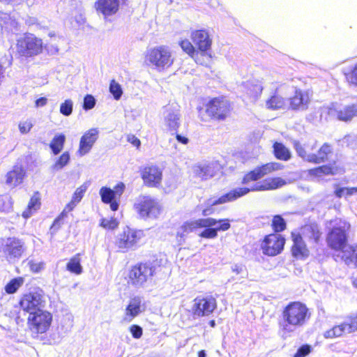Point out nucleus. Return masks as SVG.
<instances>
[{
    "instance_id": "14",
    "label": "nucleus",
    "mask_w": 357,
    "mask_h": 357,
    "mask_svg": "<svg viewBox=\"0 0 357 357\" xmlns=\"http://www.w3.org/2000/svg\"><path fill=\"white\" fill-rule=\"evenodd\" d=\"M26 250L25 243L15 237L7 238L3 247L6 259L13 263L17 261Z\"/></svg>"
},
{
    "instance_id": "7",
    "label": "nucleus",
    "mask_w": 357,
    "mask_h": 357,
    "mask_svg": "<svg viewBox=\"0 0 357 357\" xmlns=\"http://www.w3.org/2000/svg\"><path fill=\"white\" fill-rule=\"evenodd\" d=\"M43 43L41 38L32 33H26L17 41V51L21 56H32L42 52Z\"/></svg>"
},
{
    "instance_id": "12",
    "label": "nucleus",
    "mask_w": 357,
    "mask_h": 357,
    "mask_svg": "<svg viewBox=\"0 0 357 357\" xmlns=\"http://www.w3.org/2000/svg\"><path fill=\"white\" fill-rule=\"evenodd\" d=\"M51 321V314L43 310L31 312L28 317L31 330L37 334L45 333L49 328Z\"/></svg>"
},
{
    "instance_id": "13",
    "label": "nucleus",
    "mask_w": 357,
    "mask_h": 357,
    "mask_svg": "<svg viewBox=\"0 0 357 357\" xmlns=\"http://www.w3.org/2000/svg\"><path fill=\"white\" fill-rule=\"evenodd\" d=\"M191 40L195 47L196 50L199 52V58L204 59L205 57H211L208 51L211 50L212 45V39L206 30L193 31L190 35Z\"/></svg>"
},
{
    "instance_id": "61",
    "label": "nucleus",
    "mask_w": 357,
    "mask_h": 357,
    "mask_svg": "<svg viewBox=\"0 0 357 357\" xmlns=\"http://www.w3.org/2000/svg\"><path fill=\"white\" fill-rule=\"evenodd\" d=\"M319 168L321 171V173L323 174V175L324 174L328 175V174H335V170L331 166L323 165V166L319 167Z\"/></svg>"
},
{
    "instance_id": "59",
    "label": "nucleus",
    "mask_w": 357,
    "mask_h": 357,
    "mask_svg": "<svg viewBox=\"0 0 357 357\" xmlns=\"http://www.w3.org/2000/svg\"><path fill=\"white\" fill-rule=\"evenodd\" d=\"M349 323V326L351 330V332H355L357 331V314L352 317H350L349 320H347Z\"/></svg>"
},
{
    "instance_id": "3",
    "label": "nucleus",
    "mask_w": 357,
    "mask_h": 357,
    "mask_svg": "<svg viewBox=\"0 0 357 357\" xmlns=\"http://www.w3.org/2000/svg\"><path fill=\"white\" fill-rule=\"evenodd\" d=\"M174 61L171 50L165 45L148 50L145 56L146 63L158 72L168 69L172 66Z\"/></svg>"
},
{
    "instance_id": "38",
    "label": "nucleus",
    "mask_w": 357,
    "mask_h": 357,
    "mask_svg": "<svg viewBox=\"0 0 357 357\" xmlns=\"http://www.w3.org/2000/svg\"><path fill=\"white\" fill-rule=\"evenodd\" d=\"M66 136L63 134L56 135L54 137L50 147L54 155L59 154L63 148Z\"/></svg>"
},
{
    "instance_id": "53",
    "label": "nucleus",
    "mask_w": 357,
    "mask_h": 357,
    "mask_svg": "<svg viewBox=\"0 0 357 357\" xmlns=\"http://www.w3.org/2000/svg\"><path fill=\"white\" fill-rule=\"evenodd\" d=\"M86 190V187L84 185H82L79 188H77L73 195L72 199L79 203L82 200Z\"/></svg>"
},
{
    "instance_id": "8",
    "label": "nucleus",
    "mask_w": 357,
    "mask_h": 357,
    "mask_svg": "<svg viewBox=\"0 0 357 357\" xmlns=\"http://www.w3.org/2000/svg\"><path fill=\"white\" fill-rule=\"evenodd\" d=\"M250 190L249 188H238L223 195L218 199L215 197L208 199L204 204L202 215L204 216H208L213 214L215 212L214 206L234 201L248 194Z\"/></svg>"
},
{
    "instance_id": "62",
    "label": "nucleus",
    "mask_w": 357,
    "mask_h": 357,
    "mask_svg": "<svg viewBox=\"0 0 357 357\" xmlns=\"http://www.w3.org/2000/svg\"><path fill=\"white\" fill-rule=\"evenodd\" d=\"M125 188V185L123 183H120L117 184L115 187V189L113 190L115 192V196L116 197H120L121 194L123 193Z\"/></svg>"
},
{
    "instance_id": "35",
    "label": "nucleus",
    "mask_w": 357,
    "mask_h": 357,
    "mask_svg": "<svg viewBox=\"0 0 357 357\" xmlns=\"http://www.w3.org/2000/svg\"><path fill=\"white\" fill-rule=\"evenodd\" d=\"M351 330L349 326L347 321L342 323L340 325L335 326L333 328L327 331L324 333V336L326 338H333L340 337L344 333H351Z\"/></svg>"
},
{
    "instance_id": "10",
    "label": "nucleus",
    "mask_w": 357,
    "mask_h": 357,
    "mask_svg": "<svg viewBox=\"0 0 357 357\" xmlns=\"http://www.w3.org/2000/svg\"><path fill=\"white\" fill-rule=\"evenodd\" d=\"M231 104L225 98H215L206 105V112L212 119L222 121L229 114Z\"/></svg>"
},
{
    "instance_id": "44",
    "label": "nucleus",
    "mask_w": 357,
    "mask_h": 357,
    "mask_svg": "<svg viewBox=\"0 0 357 357\" xmlns=\"http://www.w3.org/2000/svg\"><path fill=\"white\" fill-rule=\"evenodd\" d=\"M109 91L115 100H119L122 96L123 91L121 85L114 79L112 80L109 84Z\"/></svg>"
},
{
    "instance_id": "50",
    "label": "nucleus",
    "mask_w": 357,
    "mask_h": 357,
    "mask_svg": "<svg viewBox=\"0 0 357 357\" xmlns=\"http://www.w3.org/2000/svg\"><path fill=\"white\" fill-rule=\"evenodd\" d=\"M30 270L33 273H39L45 268V263L43 261H36L33 260H30L28 262Z\"/></svg>"
},
{
    "instance_id": "19",
    "label": "nucleus",
    "mask_w": 357,
    "mask_h": 357,
    "mask_svg": "<svg viewBox=\"0 0 357 357\" xmlns=\"http://www.w3.org/2000/svg\"><path fill=\"white\" fill-rule=\"evenodd\" d=\"M193 173L202 180H207L213 177L220 170V165L215 161L202 162L195 165Z\"/></svg>"
},
{
    "instance_id": "64",
    "label": "nucleus",
    "mask_w": 357,
    "mask_h": 357,
    "mask_svg": "<svg viewBox=\"0 0 357 357\" xmlns=\"http://www.w3.org/2000/svg\"><path fill=\"white\" fill-rule=\"evenodd\" d=\"M309 173L311 176H321L323 175V174L321 173V171L320 170V169L319 167L310 169Z\"/></svg>"
},
{
    "instance_id": "26",
    "label": "nucleus",
    "mask_w": 357,
    "mask_h": 357,
    "mask_svg": "<svg viewBox=\"0 0 357 357\" xmlns=\"http://www.w3.org/2000/svg\"><path fill=\"white\" fill-rule=\"evenodd\" d=\"M340 250L337 257H340L347 266L357 267V245H345Z\"/></svg>"
},
{
    "instance_id": "6",
    "label": "nucleus",
    "mask_w": 357,
    "mask_h": 357,
    "mask_svg": "<svg viewBox=\"0 0 357 357\" xmlns=\"http://www.w3.org/2000/svg\"><path fill=\"white\" fill-rule=\"evenodd\" d=\"M144 237V233L142 230L126 227L118 234L115 243L122 252H127L130 250H135Z\"/></svg>"
},
{
    "instance_id": "37",
    "label": "nucleus",
    "mask_w": 357,
    "mask_h": 357,
    "mask_svg": "<svg viewBox=\"0 0 357 357\" xmlns=\"http://www.w3.org/2000/svg\"><path fill=\"white\" fill-rule=\"evenodd\" d=\"M273 152L276 158L279 160L287 161L291 158L289 150L282 143H274Z\"/></svg>"
},
{
    "instance_id": "55",
    "label": "nucleus",
    "mask_w": 357,
    "mask_h": 357,
    "mask_svg": "<svg viewBox=\"0 0 357 357\" xmlns=\"http://www.w3.org/2000/svg\"><path fill=\"white\" fill-rule=\"evenodd\" d=\"M347 81L355 86H357V64L353 70L346 75Z\"/></svg>"
},
{
    "instance_id": "56",
    "label": "nucleus",
    "mask_w": 357,
    "mask_h": 357,
    "mask_svg": "<svg viewBox=\"0 0 357 357\" xmlns=\"http://www.w3.org/2000/svg\"><path fill=\"white\" fill-rule=\"evenodd\" d=\"M130 332L134 338L139 339L142 335L143 330L142 328L138 325H132L130 327Z\"/></svg>"
},
{
    "instance_id": "28",
    "label": "nucleus",
    "mask_w": 357,
    "mask_h": 357,
    "mask_svg": "<svg viewBox=\"0 0 357 357\" xmlns=\"http://www.w3.org/2000/svg\"><path fill=\"white\" fill-rule=\"evenodd\" d=\"M310 243H317L320 238L321 232L319 226L315 223L305 225L301 229L299 233Z\"/></svg>"
},
{
    "instance_id": "34",
    "label": "nucleus",
    "mask_w": 357,
    "mask_h": 357,
    "mask_svg": "<svg viewBox=\"0 0 357 357\" xmlns=\"http://www.w3.org/2000/svg\"><path fill=\"white\" fill-rule=\"evenodd\" d=\"M266 107L268 109L277 110L287 109L289 105L284 98L278 94H274L266 100Z\"/></svg>"
},
{
    "instance_id": "21",
    "label": "nucleus",
    "mask_w": 357,
    "mask_h": 357,
    "mask_svg": "<svg viewBox=\"0 0 357 357\" xmlns=\"http://www.w3.org/2000/svg\"><path fill=\"white\" fill-rule=\"evenodd\" d=\"M181 114L179 111L172 105L164 107L163 121L167 130L172 132V135L177 132L181 124Z\"/></svg>"
},
{
    "instance_id": "51",
    "label": "nucleus",
    "mask_w": 357,
    "mask_h": 357,
    "mask_svg": "<svg viewBox=\"0 0 357 357\" xmlns=\"http://www.w3.org/2000/svg\"><path fill=\"white\" fill-rule=\"evenodd\" d=\"M216 222L217 223L214 225L216 227L213 228L216 230L217 233L218 231H227L230 228V223L228 219L216 220Z\"/></svg>"
},
{
    "instance_id": "27",
    "label": "nucleus",
    "mask_w": 357,
    "mask_h": 357,
    "mask_svg": "<svg viewBox=\"0 0 357 357\" xmlns=\"http://www.w3.org/2000/svg\"><path fill=\"white\" fill-rule=\"evenodd\" d=\"M286 184L284 179L280 177L268 178L264 180L262 183H256L249 188L250 191H263L268 190H274L280 188Z\"/></svg>"
},
{
    "instance_id": "58",
    "label": "nucleus",
    "mask_w": 357,
    "mask_h": 357,
    "mask_svg": "<svg viewBox=\"0 0 357 357\" xmlns=\"http://www.w3.org/2000/svg\"><path fill=\"white\" fill-rule=\"evenodd\" d=\"M188 234L182 229L181 227L178 229L176 234V239L179 245H181L184 241Z\"/></svg>"
},
{
    "instance_id": "2",
    "label": "nucleus",
    "mask_w": 357,
    "mask_h": 357,
    "mask_svg": "<svg viewBox=\"0 0 357 357\" xmlns=\"http://www.w3.org/2000/svg\"><path fill=\"white\" fill-rule=\"evenodd\" d=\"M159 269L160 266L156 261L139 263L130 270L128 282L136 288L144 287L146 284L152 282Z\"/></svg>"
},
{
    "instance_id": "60",
    "label": "nucleus",
    "mask_w": 357,
    "mask_h": 357,
    "mask_svg": "<svg viewBox=\"0 0 357 357\" xmlns=\"http://www.w3.org/2000/svg\"><path fill=\"white\" fill-rule=\"evenodd\" d=\"M127 140L133 146L139 148L141 145L140 140L133 135H129L127 136Z\"/></svg>"
},
{
    "instance_id": "4",
    "label": "nucleus",
    "mask_w": 357,
    "mask_h": 357,
    "mask_svg": "<svg viewBox=\"0 0 357 357\" xmlns=\"http://www.w3.org/2000/svg\"><path fill=\"white\" fill-rule=\"evenodd\" d=\"M294 148L298 156L303 160L315 164L327 161L328 156L333 153V149L328 143H324L318 150L317 153H310L315 149V144L312 146L308 144L303 146L296 142L294 143Z\"/></svg>"
},
{
    "instance_id": "22",
    "label": "nucleus",
    "mask_w": 357,
    "mask_h": 357,
    "mask_svg": "<svg viewBox=\"0 0 357 357\" xmlns=\"http://www.w3.org/2000/svg\"><path fill=\"white\" fill-rule=\"evenodd\" d=\"M98 133L99 132L97 128H91L82 136L77 151L80 156L85 155L91 151L98 139Z\"/></svg>"
},
{
    "instance_id": "23",
    "label": "nucleus",
    "mask_w": 357,
    "mask_h": 357,
    "mask_svg": "<svg viewBox=\"0 0 357 357\" xmlns=\"http://www.w3.org/2000/svg\"><path fill=\"white\" fill-rule=\"evenodd\" d=\"M162 170L155 165L146 167L142 171V178L145 185L156 187L162 180Z\"/></svg>"
},
{
    "instance_id": "40",
    "label": "nucleus",
    "mask_w": 357,
    "mask_h": 357,
    "mask_svg": "<svg viewBox=\"0 0 357 357\" xmlns=\"http://www.w3.org/2000/svg\"><path fill=\"white\" fill-rule=\"evenodd\" d=\"M24 280L18 277L11 280L5 287V291L8 294H13L23 284Z\"/></svg>"
},
{
    "instance_id": "63",
    "label": "nucleus",
    "mask_w": 357,
    "mask_h": 357,
    "mask_svg": "<svg viewBox=\"0 0 357 357\" xmlns=\"http://www.w3.org/2000/svg\"><path fill=\"white\" fill-rule=\"evenodd\" d=\"M47 102V99L46 98H40L36 100V106L37 107H43Z\"/></svg>"
},
{
    "instance_id": "49",
    "label": "nucleus",
    "mask_w": 357,
    "mask_h": 357,
    "mask_svg": "<svg viewBox=\"0 0 357 357\" xmlns=\"http://www.w3.org/2000/svg\"><path fill=\"white\" fill-rule=\"evenodd\" d=\"M33 126V123H32V121L30 119H27L24 121H20L18 125L20 132L22 134H27L28 132H29Z\"/></svg>"
},
{
    "instance_id": "11",
    "label": "nucleus",
    "mask_w": 357,
    "mask_h": 357,
    "mask_svg": "<svg viewBox=\"0 0 357 357\" xmlns=\"http://www.w3.org/2000/svg\"><path fill=\"white\" fill-rule=\"evenodd\" d=\"M130 0H96L94 8L98 15H102L104 20L115 15L123 6L128 5Z\"/></svg>"
},
{
    "instance_id": "1",
    "label": "nucleus",
    "mask_w": 357,
    "mask_h": 357,
    "mask_svg": "<svg viewBox=\"0 0 357 357\" xmlns=\"http://www.w3.org/2000/svg\"><path fill=\"white\" fill-rule=\"evenodd\" d=\"M308 316V309L300 302L289 303L282 313L279 328L283 335L294 331L302 326Z\"/></svg>"
},
{
    "instance_id": "43",
    "label": "nucleus",
    "mask_w": 357,
    "mask_h": 357,
    "mask_svg": "<svg viewBox=\"0 0 357 357\" xmlns=\"http://www.w3.org/2000/svg\"><path fill=\"white\" fill-rule=\"evenodd\" d=\"M247 86L248 87V93L250 96L255 97V98L258 97L261 94V93L263 90V86H261V84H259L258 82L248 83Z\"/></svg>"
},
{
    "instance_id": "39",
    "label": "nucleus",
    "mask_w": 357,
    "mask_h": 357,
    "mask_svg": "<svg viewBox=\"0 0 357 357\" xmlns=\"http://www.w3.org/2000/svg\"><path fill=\"white\" fill-rule=\"evenodd\" d=\"M40 198L38 197V194L36 193L31 198L27 208L22 213V216L24 218H29L32 215L33 212H35L40 208Z\"/></svg>"
},
{
    "instance_id": "32",
    "label": "nucleus",
    "mask_w": 357,
    "mask_h": 357,
    "mask_svg": "<svg viewBox=\"0 0 357 357\" xmlns=\"http://www.w3.org/2000/svg\"><path fill=\"white\" fill-rule=\"evenodd\" d=\"M100 195L102 201L110 204V208L115 211L119 208V203L116 202L115 192L109 188L102 187L100 190Z\"/></svg>"
},
{
    "instance_id": "42",
    "label": "nucleus",
    "mask_w": 357,
    "mask_h": 357,
    "mask_svg": "<svg viewBox=\"0 0 357 357\" xmlns=\"http://www.w3.org/2000/svg\"><path fill=\"white\" fill-rule=\"evenodd\" d=\"M70 159V153L68 151L64 152L55 162V163L52 166V169L55 171L62 169L65 166H66L68 164Z\"/></svg>"
},
{
    "instance_id": "30",
    "label": "nucleus",
    "mask_w": 357,
    "mask_h": 357,
    "mask_svg": "<svg viewBox=\"0 0 357 357\" xmlns=\"http://www.w3.org/2000/svg\"><path fill=\"white\" fill-rule=\"evenodd\" d=\"M142 300L139 296L134 297L130 301L126 309V315L124 317L126 321H131L142 312Z\"/></svg>"
},
{
    "instance_id": "31",
    "label": "nucleus",
    "mask_w": 357,
    "mask_h": 357,
    "mask_svg": "<svg viewBox=\"0 0 357 357\" xmlns=\"http://www.w3.org/2000/svg\"><path fill=\"white\" fill-rule=\"evenodd\" d=\"M25 172L20 166H15L13 170L6 174V183L11 187H15L22 183Z\"/></svg>"
},
{
    "instance_id": "17",
    "label": "nucleus",
    "mask_w": 357,
    "mask_h": 357,
    "mask_svg": "<svg viewBox=\"0 0 357 357\" xmlns=\"http://www.w3.org/2000/svg\"><path fill=\"white\" fill-rule=\"evenodd\" d=\"M45 297L39 292H33L26 294L20 301L21 307L29 314L31 312L42 310L45 306Z\"/></svg>"
},
{
    "instance_id": "36",
    "label": "nucleus",
    "mask_w": 357,
    "mask_h": 357,
    "mask_svg": "<svg viewBox=\"0 0 357 357\" xmlns=\"http://www.w3.org/2000/svg\"><path fill=\"white\" fill-rule=\"evenodd\" d=\"M0 26L11 32L19 30L18 23L15 20L11 19L8 13L2 12H0Z\"/></svg>"
},
{
    "instance_id": "15",
    "label": "nucleus",
    "mask_w": 357,
    "mask_h": 357,
    "mask_svg": "<svg viewBox=\"0 0 357 357\" xmlns=\"http://www.w3.org/2000/svg\"><path fill=\"white\" fill-rule=\"evenodd\" d=\"M327 109L330 116L342 121H350L357 116V107L354 104L342 106L333 103Z\"/></svg>"
},
{
    "instance_id": "45",
    "label": "nucleus",
    "mask_w": 357,
    "mask_h": 357,
    "mask_svg": "<svg viewBox=\"0 0 357 357\" xmlns=\"http://www.w3.org/2000/svg\"><path fill=\"white\" fill-rule=\"evenodd\" d=\"M73 102L70 99L66 100L60 105V113L66 116H70L73 113Z\"/></svg>"
},
{
    "instance_id": "16",
    "label": "nucleus",
    "mask_w": 357,
    "mask_h": 357,
    "mask_svg": "<svg viewBox=\"0 0 357 357\" xmlns=\"http://www.w3.org/2000/svg\"><path fill=\"white\" fill-rule=\"evenodd\" d=\"M217 306L215 299L212 296L197 297L193 301L192 313L196 317L208 316Z\"/></svg>"
},
{
    "instance_id": "20",
    "label": "nucleus",
    "mask_w": 357,
    "mask_h": 357,
    "mask_svg": "<svg viewBox=\"0 0 357 357\" xmlns=\"http://www.w3.org/2000/svg\"><path fill=\"white\" fill-rule=\"evenodd\" d=\"M283 165L280 162H268L261 167L255 168L247 174L243 179V183H247L250 181H257L265 175L272 172L282 169Z\"/></svg>"
},
{
    "instance_id": "54",
    "label": "nucleus",
    "mask_w": 357,
    "mask_h": 357,
    "mask_svg": "<svg viewBox=\"0 0 357 357\" xmlns=\"http://www.w3.org/2000/svg\"><path fill=\"white\" fill-rule=\"evenodd\" d=\"M206 227L203 231L199 234V236L206 238H214L218 236L216 230L214 228Z\"/></svg>"
},
{
    "instance_id": "25",
    "label": "nucleus",
    "mask_w": 357,
    "mask_h": 357,
    "mask_svg": "<svg viewBox=\"0 0 357 357\" xmlns=\"http://www.w3.org/2000/svg\"><path fill=\"white\" fill-rule=\"evenodd\" d=\"M291 236L294 243L291 250L293 255L296 257H307L309 251L303 241L304 238L299 233L296 232H292Z\"/></svg>"
},
{
    "instance_id": "9",
    "label": "nucleus",
    "mask_w": 357,
    "mask_h": 357,
    "mask_svg": "<svg viewBox=\"0 0 357 357\" xmlns=\"http://www.w3.org/2000/svg\"><path fill=\"white\" fill-rule=\"evenodd\" d=\"M134 207L142 218H156L162 211L159 202L149 196L139 197Z\"/></svg>"
},
{
    "instance_id": "46",
    "label": "nucleus",
    "mask_w": 357,
    "mask_h": 357,
    "mask_svg": "<svg viewBox=\"0 0 357 357\" xmlns=\"http://www.w3.org/2000/svg\"><path fill=\"white\" fill-rule=\"evenodd\" d=\"M13 202L9 196L0 195V211L8 212L11 210Z\"/></svg>"
},
{
    "instance_id": "5",
    "label": "nucleus",
    "mask_w": 357,
    "mask_h": 357,
    "mask_svg": "<svg viewBox=\"0 0 357 357\" xmlns=\"http://www.w3.org/2000/svg\"><path fill=\"white\" fill-rule=\"evenodd\" d=\"M333 228L327 236L328 245L334 250H340L347 245V232L350 228V225L346 220L335 219L331 222Z\"/></svg>"
},
{
    "instance_id": "33",
    "label": "nucleus",
    "mask_w": 357,
    "mask_h": 357,
    "mask_svg": "<svg viewBox=\"0 0 357 357\" xmlns=\"http://www.w3.org/2000/svg\"><path fill=\"white\" fill-rule=\"evenodd\" d=\"M182 50L187 53L193 60L199 65H204L205 59H202L199 56V52L196 50L195 47L188 40H183L179 43Z\"/></svg>"
},
{
    "instance_id": "41",
    "label": "nucleus",
    "mask_w": 357,
    "mask_h": 357,
    "mask_svg": "<svg viewBox=\"0 0 357 357\" xmlns=\"http://www.w3.org/2000/svg\"><path fill=\"white\" fill-rule=\"evenodd\" d=\"M67 269L74 273L80 274L82 272V268L80 265V259L79 255L73 257L67 264Z\"/></svg>"
},
{
    "instance_id": "24",
    "label": "nucleus",
    "mask_w": 357,
    "mask_h": 357,
    "mask_svg": "<svg viewBox=\"0 0 357 357\" xmlns=\"http://www.w3.org/2000/svg\"><path fill=\"white\" fill-rule=\"evenodd\" d=\"M289 107L293 110H305L308 107L310 103L309 94L306 91L296 90L294 96L287 100Z\"/></svg>"
},
{
    "instance_id": "52",
    "label": "nucleus",
    "mask_w": 357,
    "mask_h": 357,
    "mask_svg": "<svg viewBox=\"0 0 357 357\" xmlns=\"http://www.w3.org/2000/svg\"><path fill=\"white\" fill-rule=\"evenodd\" d=\"M96 99L91 95H86L84 98L83 108L85 110H89L94 107Z\"/></svg>"
},
{
    "instance_id": "18",
    "label": "nucleus",
    "mask_w": 357,
    "mask_h": 357,
    "mask_svg": "<svg viewBox=\"0 0 357 357\" xmlns=\"http://www.w3.org/2000/svg\"><path fill=\"white\" fill-rule=\"evenodd\" d=\"M285 240L280 234H270L267 236L261 244L264 254L275 256L283 250Z\"/></svg>"
},
{
    "instance_id": "29",
    "label": "nucleus",
    "mask_w": 357,
    "mask_h": 357,
    "mask_svg": "<svg viewBox=\"0 0 357 357\" xmlns=\"http://www.w3.org/2000/svg\"><path fill=\"white\" fill-rule=\"evenodd\" d=\"M216 223L217 222L215 219L208 218L199 219L195 221L186 222L181 226V228L188 234L190 232L195 231L196 229L199 227H213Z\"/></svg>"
},
{
    "instance_id": "47",
    "label": "nucleus",
    "mask_w": 357,
    "mask_h": 357,
    "mask_svg": "<svg viewBox=\"0 0 357 357\" xmlns=\"http://www.w3.org/2000/svg\"><path fill=\"white\" fill-rule=\"evenodd\" d=\"M272 226L276 232H280L285 229L286 222L280 215H275L273 218Z\"/></svg>"
},
{
    "instance_id": "57",
    "label": "nucleus",
    "mask_w": 357,
    "mask_h": 357,
    "mask_svg": "<svg viewBox=\"0 0 357 357\" xmlns=\"http://www.w3.org/2000/svg\"><path fill=\"white\" fill-rule=\"evenodd\" d=\"M310 347L309 345L301 346L294 354V357H305L310 352Z\"/></svg>"
},
{
    "instance_id": "48",
    "label": "nucleus",
    "mask_w": 357,
    "mask_h": 357,
    "mask_svg": "<svg viewBox=\"0 0 357 357\" xmlns=\"http://www.w3.org/2000/svg\"><path fill=\"white\" fill-rule=\"evenodd\" d=\"M119 225V222L114 218H102L101 220L100 226L107 229H114Z\"/></svg>"
}]
</instances>
